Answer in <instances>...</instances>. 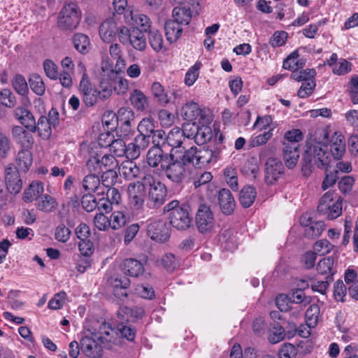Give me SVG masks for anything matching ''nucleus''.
Segmentation results:
<instances>
[{
    "instance_id": "obj_1",
    "label": "nucleus",
    "mask_w": 358,
    "mask_h": 358,
    "mask_svg": "<svg viewBox=\"0 0 358 358\" xmlns=\"http://www.w3.org/2000/svg\"><path fill=\"white\" fill-rule=\"evenodd\" d=\"M218 152L206 147L192 146L182 155H176L177 150L171 149L167 166L164 171L169 179L175 182H181L190 172L192 166L201 167L208 164Z\"/></svg>"
},
{
    "instance_id": "obj_2",
    "label": "nucleus",
    "mask_w": 358,
    "mask_h": 358,
    "mask_svg": "<svg viewBox=\"0 0 358 358\" xmlns=\"http://www.w3.org/2000/svg\"><path fill=\"white\" fill-rule=\"evenodd\" d=\"M113 333L110 324L102 323L92 336H85L80 340V349L89 357H99L102 355L103 348H111L112 343H117L110 333Z\"/></svg>"
},
{
    "instance_id": "obj_3",
    "label": "nucleus",
    "mask_w": 358,
    "mask_h": 358,
    "mask_svg": "<svg viewBox=\"0 0 358 358\" xmlns=\"http://www.w3.org/2000/svg\"><path fill=\"white\" fill-rule=\"evenodd\" d=\"M328 145L325 143L313 141L306 150L304 159L310 166L315 165L318 168H328L331 162V153Z\"/></svg>"
},
{
    "instance_id": "obj_4",
    "label": "nucleus",
    "mask_w": 358,
    "mask_h": 358,
    "mask_svg": "<svg viewBox=\"0 0 358 358\" xmlns=\"http://www.w3.org/2000/svg\"><path fill=\"white\" fill-rule=\"evenodd\" d=\"M119 41L124 45H131L136 50L143 52L147 48V41L143 32L138 29H129L126 26L119 27Z\"/></svg>"
},
{
    "instance_id": "obj_5",
    "label": "nucleus",
    "mask_w": 358,
    "mask_h": 358,
    "mask_svg": "<svg viewBox=\"0 0 358 358\" xmlns=\"http://www.w3.org/2000/svg\"><path fill=\"white\" fill-rule=\"evenodd\" d=\"M143 182L148 190L149 200L153 203L154 206H161L165 202L167 195L165 185L151 174L145 175Z\"/></svg>"
},
{
    "instance_id": "obj_6",
    "label": "nucleus",
    "mask_w": 358,
    "mask_h": 358,
    "mask_svg": "<svg viewBox=\"0 0 358 358\" xmlns=\"http://www.w3.org/2000/svg\"><path fill=\"white\" fill-rule=\"evenodd\" d=\"M334 192H326L320 200L317 211L327 215L329 220H334L342 213V199L339 197L334 201Z\"/></svg>"
},
{
    "instance_id": "obj_7",
    "label": "nucleus",
    "mask_w": 358,
    "mask_h": 358,
    "mask_svg": "<svg viewBox=\"0 0 358 358\" xmlns=\"http://www.w3.org/2000/svg\"><path fill=\"white\" fill-rule=\"evenodd\" d=\"M81 18L80 11L76 4L70 3L65 5L60 11L57 24L61 29L72 30L77 27Z\"/></svg>"
},
{
    "instance_id": "obj_8",
    "label": "nucleus",
    "mask_w": 358,
    "mask_h": 358,
    "mask_svg": "<svg viewBox=\"0 0 358 358\" xmlns=\"http://www.w3.org/2000/svg\"><path fill=\"white\" fill-rule=\"evenodd\" d=\"M129 204L135 210L143 208L146 197V189L143 177L140 180L130 182L127 186Z\"/></svg>"
},
{
    "instance_id": "obj_9",
    "label": "nucleus",
    "mask_w": 358,
    "mask_h": 358,
    "mask_svg": "<svg viewBox=\"0 0 358 358\" xmlns=\"http://www.w3.org/2000/svg\"><path fill=\"white\" fill-rule=\"evenodd\" d=\"M87 171H99L116 170L118 166V162L112 155H104L101 158L98 155L91 157L86 162Z\"/></svg>"
},
{
    "instance_id": "obj_10",
    "label": "nucleus",
    "mask_w": 358,
    "mask_h": 358,
    "mask_svg": "<svg viewBox=\"0 0 358 358\" xmlns=\"http://www.w3.org/2000/svg\"><path fill=\"white\" fill-rule=\"evenodd\" d=\"M170 224L178 230H186L191 224L192 217L189 215V206L186 204L181 206V208L175 209L169 214Z\"/></svg>"
},
{
    "instance_id": "obj_11",
    "label": "nucleus",
    "mask_w": 358,
    "mask_h": 358,
    "mask_svg": "<svg viewBox=\"0 0 358 358\" xmlns=\"http://www.w3.org/2000/svg\"><path fill=\"white\" fill-rule=\"evenodd\" d=\"M196 223L201 233L209 232L213 229L215 219L210 207L206 204L200 205L196 213Z\"/></svg>"
},
{
    "instance_id": "obj_12",
    "label": "nucleus",
    "mask_w": 358,
    "mask_h": 358,
    "mask_svg": "<svg viewBox=\"0 0 358 358\" xmlns=\"http://www.w3.org/2000/svg\"><path fill=\"white\" fill-rule=\"evenodd\" d=\"M170 156L171 152L164 153L160 147L152 146L147 153V162L150 166L164 171L168 165Z\"/></svg>"
},
{
    "instance_id": "obj_13",
    "label": "nucleus",
    "mask_w": 358,
    "mask_h": 358,
    "mask_svg": "<svg viewBox=\"0 0 358 358\" xmlns=\"http://www.w3.org/2000/svg\"><path fill=\"white\" fill-rule=\"evenodd\" d=\"M148 235L159 243H165L170 238V229L163 221H152L147 227Z\"/></svg>"
},
{
    "instance_id": "obj_14",
    "label": "nucleus",
    "mask_w": 358,
    "mask_h": 358,
    "mask_svg": "<svg viewBox=\"0 0 358 358\" xmlns=\"http://www.w3.org/2000/svg\"><path fill=\"white\" fill-rule=\"evenodd\" d=\"M5 182L6 188L10 194H17L21 191L22 181L16 167L10 166L6 169Z\"/></svg>"
},
{
    "instance_id": "obj_15",
    "label": "nucleus",
    "mask_w": 358,
    "mask_h": 358,
    "mask_svg": "<svg viewBox=\"0 0 358 358\" xmlns=\"http://www.w3.org/2000/svg\"><path fill=\"white\" fill-rule=\"evenodd\" d=\"M124 19L127 23L135 26L143 32H148L150 30L152 22L146 15L131 10L124 14Z\"/></svg>"
},
{
    "instance_id": "obj_16",
    "label": "nucleus",
    "mask_w": 358,
    "mask_h": 358,
    "mask_svg": "<svg viewBox=\"0 0 358 358\" xmlns=\"http://www.w3.org/2000/svg\"><path fill=\"white\" fill-rule=\"evenodd\" d=\"M265 166V181L267 184L272 185L283 173V164L278 159L270 157Z\"/></svg>"
},
{
    "instance_id": "obj_17",
    "label": "nucleus",
    "mask_w": 358,
    "mask_h": 358,
    "mask_svg": "<svg viewBox=\"0 0 358 358\" xmlns=\"http://www.w3.org/2000/svg\"><path fill=\"white\" fill-rule=\"evenodd\" d=\"M79 92L82 100L87 107L94 106L101 99L98 90L92 85L90 81L80 82Z\"/></svg>"
},
{
    "instance_id": "obj_18",
    "label": "nucleus",
    "mask_w": 358,
    "mask_h": 358,
    "mask_svg": "<svg viewBox=\"0 0 358 358\" xmlns=\"http://www.w3.org/2000/svg\"><path fill=\"white\" fill-rule=\"evenodd\" d=\"M181 116L184 120L188 122H195L198 120L201 124L204 120V114L199 105L193 101L187 103L181 109Z\"/></svg>"
},
{
    "instance_id": "obj_19",
    "label": "nucleus",
    "mask_w": 358,
    "mask_h": 358,
    "mask_svg": "<svg viewBox=\"0 0 358 358\" xmlns=\"http://www.w3.org/2000/svg\"><path fill=\"white\" fill-rule=\"evenodd\" d=\"M219 205L225 215H231L235 208L236 203L231 192L227 189H222L218 194Z\"/></svg>"
},
{
    "instance_id": "obj_20",
    "label": "nucleus",
    "mask_w": 358,
    "mask_h": 358,
    "mask_svg": "<svg viewBox=\"0 0 358 358\" xmlns=\"http://www.w3.org/2000/svg\"><path fill=\"white\" fill-rule=\"evenodd\" d=\"M88 173L84 177L82 181V187L88 193L97 192L101 189V180L98 176L100 172L87 171ZM101 193H103L102 190Z\"/></svg>"
},
{
    "instance_id": "obj_21",
    "label": "nucleus",
    "mask_w": 358,
    "mask_h": 358,
    "mask_svg": "<svg viewBox=\"0 0 358 358\" xmlns=\"http://www.w3.org/2000/svg\"><path fill=\"white\" fill-rule=\"evenodd\" d=\"M119 27L113 20L104 21L99 27V35L103 41L110 43L117 36Z\"/></svg>"
},
{
    "instance_id": "obj_22",
    "label": "nucleus",
    "mask_w": 358,
    "mask_h": 358,
    "mask_svg": "<svg viewBox=\"0 0 358 358\" xmlns=\"http://www.w3.org/2000/svg\"><path fill=\"white\" fill-rule=\"evenodd\" d=\"M112 329L113 333L111 332L110 335L113 336V339H117V343H114L115 345H117L120 343V338L117 336L126 338L129 341H133L135 338L136 329L131 325L120 322L117 324L115 329L112 328Z\"/></svg>"
},
{
    "instance_id": "obj_23",
    "label": "nucleus",
    "mask_w": 358,
    "mask_h": 358,
    "mask_svg": "<svg viewBox=\"0 0 358 358\" xmlns=\"http://www.w3.org/2000/svg\"><path fill=\"white\" fill-rule=\"evenodd\" d=\"M15 115L20 123L31 132L36 131V121L32 113L24 107H17Z\"/></svg>"
},
{
    "instance_id": "obj_24",
    "label": "nucleus",
    "mask_w": 358,
    "mask_h": 358,
    "mask_svg": "<svg viewBox=\"0 0 358 358\" xmlns=\"http://www.w3.org/2000/svg\"><path fill=\"white\" fill-rule=\"evenodd\" d=\"M182 26L173 20L166 21L164 27L165 35L170 43L177 41L180 38L183 31Z\"/></svg>"
},
{
    "instance_id": "obj_25",
    "label": "nucleus",
    "mask_w": 358,
    "mask_h": 358,
    "mask_svg": "<svg viewBox=\"0 0 358 358\" xmlns=\"http://www.w3.org/2000/svg\"><path fill=\"white\" fill-rule=\"evenodd\" d=\"M334 259L332 257H328L321 259L316 267L317 273L324 275V278L333 280V275L336 273L334 268Z\"/></svg>"
},
{
    "instance_id": "obj_26",
    "label": "nucleus",
    "mask_w": 358,
    "mask_h": 358,
    "mask_svg": "<svg viewBox=\"0 0 358 358\" xmlns=\"http://www.w3.org/2000/svg\"><path fill=\"white\" fill-rule=\"evenodd\" d=\"M282 156L285 165L292 169L296 166L300 156L299 148L282 145Z\"/></svg>"
},
{
    "instance_id": "obj_27",
    "label": "nucleus",
    "mask_w": 358,
    "mask_h": 358,
    "mask_svg": "<svg viewBox=\"0 0 358 358\" xmlns=\"http://www.w3.org/2000/svg\"><path fill=\"white\" fill-rule=\"evenodd\" d=\"M185 140L182 131L180 127H173L168 134L166 137V141L172 147V149L176 150L177 153L179 152L178 149L182 148V145ZM182 150H180L181 152Z\"/></svg>"
},
{
    "instance_id": "obj_28",
    "label": "nucleus",
    "mask_w": 358,
    "mask_h": 358,
    "mask_svg": "<svg viewBox=\"0 0 358 358\" xmlns=\"http://www.w3.org/2000/svg\"><path fill=\"white\" fill-rule=\"evenodd\" d=\"M44 187L42 182L34 181L23 193V200L25 202H32L43 192Z\"/></svg>"
},
{
    "instance_id": "obj_29",
    "label": "nucleus",
    "mask_w": 358,
    "mask_h": 358,
    "mask_svg": "<svg viewBox=\"0 0 358 358\" xmlns=\"http://www.w3.org/2000/svg\"><path fill=\"white\" fill-rule=\"evenodd\" d=\"M173 20L177 21L182 25H187L192 18V11L189 7L183 6H176L173 10Z\"/></svg>"
},
{
    "instance_id": "obj_30",
    "label": "nucleus",
    "mask_w": 358,
    "mask_h": 358,
    "mask_svg": "<svg viewBox=\"0 0 358 358\" xmlns=\"http://www.w3.org/2000/svg\"><path fill=\"white\" fill-rule=\"evenodd\" d=\"M257 196V192L251 185L245 186L240 192L239 201L244 208H249L255 202Z\"/></svg>"
},
{
    "instance_id": "obj_31",
    "label": "nucleus",
    "mask_w": 358,
    "mask_h": 358,
    "mask_svg": "<svg viewBox=\"0 0 358 358\" xmlns=\"http://www.w3.org/2000/svg\"><path fill=\"white\" fill-rule=\"evenodd\" d=\"M123 270L125 274L132 277H137L143 273L144 268L141 262L131 258L124 260Z\"/></svg>"
},
{
    "instance_id": "obj_32",
    "label": "nucleus",
    "mask_w": 358,
    "mask_h": 358,
    "mask_svg": "<svg viewBox=\"0 0 358 358\" xmlns=\"http://www.w3.org/2000/svg\"><path fill=\"white\" fill-rule=\"evenodd\" d=\"M213 136V129L205 124V121L201 122L198 127V132H196L194 142L198 145H203L211 140Z\"/></svg>"
},
{
    "instance_id": "obj_33",
    "label": "nucleus",
    "mask_w": 358,
    "mask_h": 358,
    "mask_svg": "<svg viewBox=\"0 0 358 358\" xmlns=\"http://www.w3.org/2000/svg\"><path fill=\"white\" fill-rule=\"evenodd\" d=\"M130 101L132 106L138 111L144 110L148 106V100L140 90H134L131 92Z\"/></svg>"
},
{
    "instance_id": "obj_34",
    "label": "nucleus",
    "mask_w": 358,
    "mask_h": 358,
    "mask_svg": "<svg viewBox=\"0 0 358 358\" xmlns=\"http://www.w3.org/2000/svg\"><path fill=\"white\" fill-rule=\"evenodd\" d=\"M151 92L157 103L162 106H166L170 101V97L167 92L159 82H155L151 86Z\"/></svg>"
},
{
    "instance_id": "obj_35",
    "label": "nucleus",
    "mask_w": 358,
    "mask_h": 358,
    "mask_svg": "<svg viewBox=\"0 0 358 358\" xmlns=\"http://www.w3.org/2000/svg\"><path fill=\"white\" fill-rule=\"evenodd\" d=\"M115 79V78L100 76L98 92L101 100L107 99L111 96Z\"/></svg>"
},
{
    "instance_id": "obj_36",
    "label": "nucleus",
    "mask_w": 358,
    "mask_h": 358,
    "mask_svg": "<svg viewBox=\"0 0 358 358\" xmlns=\"http://www.w3.org/2000/svg\"><path fill=\"white\" fill-rule=\"evenodd\" d=\"M119 173L127 180H131L138 176L139 168L131 161L123 162L119 167Z\"/></svg>"
},
{
    "instance_id": "obj_37",
    "label": "nucleus",
    "mask_w": 358,
    "mask_h": 358,
    "mask_svg": "<svg viewBox=\"0 0 358 358\" xmlns=\"http://www.w3.org/2000/svg\"><path fill=\"white\" fill-rule=\"evenodd\" d=\"M57 205L56 199L49 194L43 195L36 203L38 210L45 213L52 212Z\"/></svg>"
},
{
    "instance_id": "obj_38",
    "label": "nucleus",
    "mask_w": 358,
    "mask_h": 358,
    "mask_svg": "<svg viewBox=\"0 0 358 358\" xmlns=\"http://www.w3.org/2000/svg\"><path fill=\"white\" fill-rule=\"evenodd\" d=\"M16 163L18 169L23 172H27L32 164V155L28 149L21 150L17 156Z\"/></svg>"
},
{
    "instance_id": "obj_39",
    "label": "nucleus",
    "mask_w": 358,
    "mask_h": 358,
    "mask_svg": "<svg viewBox=\"0 0 358 358\" xmlns=\"http://www.w3.org/2000/svg\"><path fill=\"white\" fill-rule=\"evenodd\" d=\"M303 135L299 129H292L285 134L282 145L299 148V142L303 140Z\"/></svg>"
},
{
    "instance_id": "obj_40",
    "label": "nucleus",
    "mask_w": 358,
    "mask_h": 358,
    "mask_svg": "<svg viewBox=\"0 0 358 358\" xmlns=\"http://www.w3.org/2000/svg\"><path fill=\"white\" fill-rule=\"evenodd\" d=\"M334 138L332 137L330 145L331 157L333 156L335 159H339L345 150V142L343 136L341 135L336 140Z\"/></svg>"
},
{
    "instance_id": "obj_41",
    "label": "nucleus",
    "mask_w": 358,
    "mask_h": 358,
    "mask_svg": "<svg viewBox=\"0 0 358 358\" xmlns=\"http://www.w3.org/2000/svg\"><path fill=\"white\" fill-rule=\"evenodd\" d=\"M148 36L149 43L151 48L157 52L163 50L164 40L162 34L158 30H150Z\"/></svg>"
},
{
    "instance_id": "obj_42",
    "label": "nucleus",
    "mask_w": 358,
    "mask_h": 358,
    "mask_svg": "<svg viewBox=\"0 0 358 358\" xmlns=\"http://www.w3.org/2000/svg\"><path fill=\"white\" fill-rule=\"evenodd\" d=\"M73 45L75 48L81 54L88 52L90 48V40L87 36L83 34H76L73 36Z\"/></svg>"
},
{
    "instance_id": "obj_43",
    "label": "nucleus",
    "mask_w": 358,
    "mask_h": 358,
    "mask_svg": "<svg viewBox=\"0 0 358 358\" xmlns=\"http://www.w3.org/2000/svg\"><path fill=\"white\" fill-rule=\"evenodd\" d=\"M320 314V308L317 304H311L306 312V321L309 327H314L317 325Z\"/></svg>"
},
{
    "instance_id": "obj_44",
    "label": "nucleus",
    "mask_w": 358,
    "mask_h": 358,
    "mask_svg": "<svg viewBox=\"0 0 358 358\" xmlns=\"http://www.w3.org/2000/svg\"><path fill=\"white\" fill-rule=\"evenodd\" d=\"M36 125V130L38 131L40 136L44 139L48 138L50 136L52 126L48 122L47 117L41 116Z\"/></svg>"
},
{
    "instance_id": "obj_45",
    "label": "nucleus",
    "mask_w": 358,
    "mask_h": 358,
    "mask_svg": "<svg viewBox=\"0 0 358 358\" xmlns=\"http://www.w3.org/2000/svg\"><path fill=\"white\" fill-rule=\"evenodd\" d=\"M292 304H300L301 306H306L310 303V298L306 296L304 292L301 289H296L289 293Z\"/></svg>"
},
{
    "instance_id": "obj_46",
    "label": "nucleus",
    "mask_w": 358,
    "mask_h": 358,
    "mask_svg": "<svg viewBox=\"0 0 358 358\" xmlns=\"http://www.w3.org/2000/svg\"><path fill=\"white\" fill-rule=\"evenodd\" d=\"M117 120L124 125L131 127V122L134 120V113L129 108H120L117 111Z\"/></svg>"
},
{
    "instance_id": "obj_47",
    "label": "nucleus",
    "mask_w": 358,
    "mask_h": 358,
    "mask_svg": "<svg viewBox=\"0 0 358 358\" xmlns=\"http://www.w3.org/2000/svg\"><path fill=\"white\" fill-rule=\"evenodd\" d=\"M29 85L31 90L37 95H43L45 92V85L42 78L37 75L33 74L30 76Z\"/></svg>"
},
{
    "instance_id": "obj_48",
    "label": "nucleus",
    "mask_w": 358,
    "mask_h": 358,
    "mask_svg": "<svg viewBox=\"0 0 358 358\" xmlns=\"http://www.w3.org/2000/svg\"><path fill=\"white\" fill-rule=\"evenodd\" d=\"M108 145L110 147V152L117 157H122L125 155L127 151L126 144L122 139L117 138L109 141Z\"/></svg>"
},
{
    "instance_id": "obj_49",
    "label": "nucleus",
    "mask_w": 358,
    "mask_h": 358,
    "mask_svg": "<svg viewBox=\"0 0 358 358\" xmlns=\"http://www.w3.org/2000/svg\"><path fill=\"white\" fill-rule=\"evenodd\" d=\"M324 229L323 222H313L307 225L305 229V234L310 238H315L319 236Z\"/></svg>"
},
{
    "instance_id": "obj_50",
    "label": "nucleus",
    "mask_w": 358,
    "mask_h": 358,
    "mask_svg": "<svg viewBox=\"0 0 358 358\" xmlns=\"http://www.w3.org/2000/svg\"><path fill=\"white\" fill-rule=\"evenodd\" d=\"M12 85L17 93L24 96L28 93V86L25 78L22 75H16L12 80Z\"/></svg>"
},
{
    "instance_id": "obj_51",
    "label": "nucleus",
    "mask_w": 358,
    "mask_h": 358,
    "mask_svg": "<svg viewBox=\"0 0 358 358\" xmlns=\"http://www.w3.org/2000/svg\"><path fill=\"white\" fill-rule=\"evenodd\" d=\"M299 54L296 51L293 52L284 62L282 67L290 71H296L302 66V62L299 59Z\"/></svg>"
},
{
    "instance_id": "obj_52",
    "label": "nucleus",
    "mask_w": 358,
    "mask_h": 358,
    "mask_svg": "<svg viewBox=\"0 0 358 358\" xmlns=\"http://www.w3.org/2000/svg\"><path fill=\"white\" fill-rule=\"evenodd\" d=\"M224 178L227 184L233 190L238 189V178L236 169L232 166H228L224 170Z\"/></svg>"
},
{
    "instance_id": "obj_53",
    "label": "nucleus",
    "mask_w": 358,
    "mask_h": 358,
    "mask_svg": "<svg viewBox=\"0 0 358 358\" xmlns=\"http://www.w3.org/2000/svg\"><path fill=\"white\" fill-rule=\"evenodd\" d=\"M352 71V64L345 59L341 58L334 68L332 72L337 76H344Z\"/></svg>"
},
{
    "instance_id": "obj_54",
    "label": "nucleus",
    "mask_w": 358,
    "mask_h": 358,
    "mask_svg": "<svg viewBox=\"0 0 358 358\" xmlns=\"http://www.w3.org/2000/svg\"><path fill=\"white\" fill-rule=\"evenodd\" d=\"M315 86L316 84L313 79H306L298 90V96L302 99L309 96L313 93Z\"/></svg>"
},
{
    "instance_id": "obj_55",
    "label": "nucleus",
    "mask_w": 358,
    "mask_h": 358,
    "mask_svg": "<svg viewBox=\"0 0 358 358\" xmlns=\"http://www.w3.org/2000/svg\"><path fill=\"white\" fill-rule=\"evenodd\" d=\"M129 90V80L125 78L119 76L117 74V78L114 80L113 90L118 95H124Z\"/></svg>"
},
{
    "instance_id": "obj_56",
    "label": "nucleus",
    "mask_w": 358,
    "mask_h": 358,
    "mask_svg": "<svg viewBox=\"0 0 358 358\" xmlns=\"http://www.w3.org/2000/svg\"><path fill=\"white\" fill-rule=\"evenodd\" d=\"M199 125V122H188L184 123L182 125V128L181 131H182V134L185 138L188 139H194L195 138L196 132H198V127Z\"/></svg>"
},
{
    "instance_id": "obj_57",
    "label": "nucleus",
    "mask_w": 358,
    "mask_h": 358,
    "mask_svg": "<svg viewBox=\"0 0 358 358\" xmlns=\"http://www.w3.org/2000/svg\"><path fill=\"white\" fill-rule=\"evenodd\" d=\"M101 184L106 187H112L115 185L117 178L116 170H108L102 171Z\"/></svg>"
},
{
    "instance_id": "obj_58",
    "label": "nucleus",
    "mask_w": 358,
    "mask_h": 358,
    "mask_svg": "<svg viewBox=\"0 0 358 358\" xmlns=\"http://www.w3.org/2000/svg\"><path fill=\"white\" fill-rule=\"evenodd\" d=\"M155 130V125L152 121L149 118H143L138 124V131L139 134L146 136L151 137V134Z\"/></svg>"
},
{
    "instance_id": "obj_59",
    "label": "nucleus",
    "mask_w": 358,
    "mask_h": 358,
    "mask_svg": "<svg viewBox=\"0 0 358 358\" xmlns=\"http://www.w3.org/2000/svg\"><path fill=\"white\" fill-rule=\"evenodd\" d=\"M213 179V176L210 172L205 171L201 173L197 174L194 176L193 180V185L195 189L200 188L201 187L208 185Z\"/></svg>"
},
{
    "instance_id": "obj_60",
    "label": "nucleus",
    "mask_w": 358,
    "mask_h": 358,
    "mask_svg": "<svg viewBox=\"0 0 358 358\" xmlns=\"http://www.w3.org/2000/svg\"><path fill=\"white\" fill-rule=\"evenodd\" d=\"M110 227L113 229H117L126 224L127 218L122 212L115 211L110 215Z\"/></svg>"
},
{
    "instance_id": "obj_61",
    "label": "nucleus",
    "mask_w": 358,
    "mask_h": 358,
    "mask_svg": "<svg viewBox=\"0 0 358 358\" xmlns=\"http://www.w3.org/2000/svg\"><path fill=\"white\" fill-rule=\"evenodd\" d=\"M334 245L327 239L317 241L314 244V250L320 255H324L331 252Z\"/></svg>"
},
{
    "instance_id": "obj_62",
    "label": "nucleus",
    "mask_w": 358,
    "mask_h": 358,
    "mask_svg": "<svg viewBox=\"0 0 358 358\" xmlns=\"http://www.w3.org/2000/svg\"><path fill=\"white\" fill-rule=\"evenodd\" d=\"M200 64L196 63L187 71L185 78V83L187 86H192L197 80L199 74Z\"/></svg>"
},
{
    "instance_id": "obj_63",
    "label": "nucleus",
    "mask_w": 358,
    "mask_h": 358,
    "mask_svg": "<svg viewBox=\"0 0 358 358\" xmlns=\"http://www.w3.org/2000/svg\"><path fill=\"white\" fill-rule=\"evenodd\" d=\"M1 103L6 107L13 108L16 104V99L13 94L8 89H3L0 93Z\"/></svg>"
},
{
    "instance_id": "obj_64",
    "label": "nucleus",
    "mask_w": 358,
    "mask_h": 358,
    "mask_svg": "<svg viewBox=\"0 0 358 358\" xmlns=\"http://www.w3.org/2000/svg\"><path fill=\"white\" fill-rule=\"evenodd\" d=\"M71 235L70 229L64 224H61L55 229V238L59 242L66 243Z\"/></svg>"
}]
</instances>
